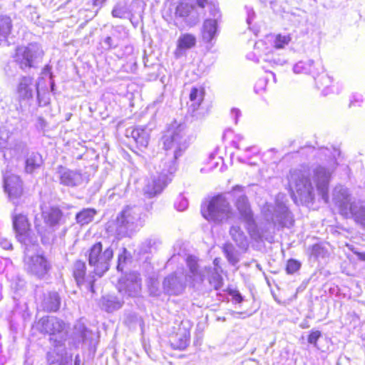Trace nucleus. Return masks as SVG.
<instances>
[{"mask_svg":"<svg viewBox=\"0 0 365 365\" xmlns=\"http://www.w3.org/2000/svg\"><path fill=\"white\" fill-rule=\"evenodd\" d=\"M53 348L47 353V361L50 364L60 363L66 354L64 341L56 340V342H50Z\"/></svg>","mask_w":365,"mask_h":365,"instance_id":"nucleus-25","label":"nucleus"},{"mask_svg":"<svg viewBox=\"0 0 365 365\" xmlns=\"http://www.w3.org/2000/svg\"><path fill=\"white\" fill-rule=\"evenodd\" d=\"M26 210H22V212L14 211L12 215L13 227L16 232V237L21 234L26 233L30 230V223L27 215L24 214Z\"/></svg>","mask_w":365,"mask_h":365,"instance_id":"nucleus-26","label":"nucleus"},{"mask_svg":"<svg viewBox=\"0 0 365 365\" xmlns=\"http://www.w3.org/2000/svg\"><path fill=\"white\" fill-rule=\"evenodd\" d=\"M49 80H50V89H51V92L54 95V94H56V84H55V81H54L53 78H52V76H51V78H49Z\"/></svg>","mask_w":365,"mask_h":365,"instance_id":"nucleus-60","label":"nucleus"},{"mask_svg":"<svg viewBox=\"0 0 365 365\" xmlns=\"http://www.w3.org/2000/svg\"><path fill=\"white\" fill-rule=\"evenodd\" d=\"M322 336L320 331H312L308 336L307 341L310 344L314 345L315 347L317 346V341Z\"/></svg>","mask_w":365,"mask_h":365,"instance_id":"nucleus-49","label":"nucleus"},{"mask_svg":"<svg viewBox=\"0 0 365 365\" xmlns=\"http://www.w3.org/2000/svg\"><path fill=\"white\" fill-rule=\"evenodd\" d=\"M320 249V246L318 245H314L312 247V253L314 255H317L319 253V250Z\"/></svg>","mask_w":365,"mask_h":365,"instance_id":"nucleus-61","label":"nucleus"},{"mask_svg":"<svg viewBox=\"0 0 365 365\" xmlns=\"http://www.w3.org/2000/svg\"><path fill=\"white\" fill-rule=\"evenodd\" d=\"M188 207V201L186 197L182 195L178 196L175 202V207L178 211H184Z\"/></svg>","mask_w":365,"mask_h":365,"instance_id":"nucleus-47","label":"nucleus"},{"mask_svg":"<svg viewBox=\"0 0 365 365\" xmlns=\"http://www.w3.org/2000/svg\"><path fill=\"white\" fill-rule=\"evenodd\" d=\"M51 68H52L51 66H50L48 64L44 66V68H43L41 73L43 75H48L49 78H51V76H52V78H54V76L51 71Z\"/></svg>","mask_w":365,"mask_h":365,"instance_id":"nucleus-56","label":"nucleus"},{"mask_svg":"<svg viewBox=\"0 0 365 365\" xmlns=\"http://www.w3.org/2000/svg\"><path fill=\"white\" fill-rule=\"evenodd\" d=\"M74 365H81V359H80V356L78 354H77L75 356Z\"/></svg>","mask_w":365,"mask_h":365,"instance_id":"nucleus-64","label":"nucleus"},{"mask_svg":"<svg viewBox=\"0 0 365 365\" xmlns=\"http://www.w3.org/2000/svg\"><path fill=\"white\" fill-rule=\"evenodd\" d=\"M14 150L16 153L24 155L28 153L29 148L25 142L17 141L14 144Z\"/></svg>","mask_w":365,"mask_h":365,"instance_id":"nucleus-48","label":"nucleus"},{"mask_svg":"<svg viewBox=\"0 0 365 365\" xmlns=\"http://www.w3.org/2000/svg\"><path fill=\"white\" fill-rule=\"evenodd\" d=\"M205 91L203 88H198L196 87L192 88L189 99L187 113L192 117L199 118L201 117L200 113L198 112L201 103L204 99Z\"/></svg>","mask_w":365,"mask_h":365,"instance_id":"nucleus-23","label":"nucleus"},{"mask_svg":"<svg viewBox=\"0 0 365 365\" xmlns=\"http://www.w3.org/2000/svg\"><path fill=\"white\" fill-rule=\"evenodd\" d=\"M224 255L227 261L232 266H235L239 262L238 253L231 243H225L222 247Z\"/></svg>","mask_w":365,"mask_h":365,"instance_id":"nucleus-38","label":"nucleus"},{"mask_svg":"<svg viewBox=\"0 0 365 365\" xmlns=\"http://www.w3.org/2000/svg\"><path fill=\"white\" fill-rule=\"evenodd\" d=\"M187 281V277L183 273H172L165 277L163 282V292L170 296L180 295L185 289Z\"/></svg>","mask_w":365,"mask_h":365,"instance_id":"nucleus-16","label":"nucleus"},{"mask_svg":"<svg viewBox=\"0 0 365 365\" xmlns=\"http://www.w3.org/2000/svg\"><path fill=\"white\" fill-rule=\"evenodd\" d=\"M267 80V78H259L255 83V91L256 93H259L265 89Z\"/></svg>","mask_w":365,"mask_h":365,"instance_id":"nucleus-51","label":"nucleus"},{"mask_svg":"<svg viewBox=\"0 0 365 365\" xmlns=\"http://www.w3.org/2000/svg\"><path fill=\"white\" fill-rule=\"evenodd\" d=\"M310 173L304 168L290 171L289 184L302 203L313 202L314 200V187L309 178Z\"/></svg>","mask_w":365,"mask_h":365,"instance_id":"nucleus-8","label":"nucleus"},{"mask_svg":"<svg viewBox=\"0 0 365 365\" xmlns=\"http://www.w3.org/2000/svg\"><path fill=\"white\" fill-rule=\"evenodd\" d=\"M196 43V39L192 34H184L178 41V48L180 49H189Z\"/></svg>","mask_w":365,"mask_h":365,"instance_id":"nucleus-41","label":"nucleus"},{"mask_svg":"<svg viewBox=\"0 0 365 365\" xmlns=\"http://www.w3.org/2000/svg\"><path fill=\"white\" fill-rule=\"evenodd\" d=\"M86 255L92 272L101 277L110 269L113 257V249L112 245L98 242L88 250Z\"/></svg>","mask_w":365,"mask_h":365,"instance_id":"nucleus-7","label":"nucleus"},{"mask_svg":"<svg viewBox=\"0 0 365 365\" xmlns=\"http://www.w3.org/2000/svg\"><path fill=\"white\" fill-rule=\"evenodd\" d=\"M356 255L360 260L365 261V252H356Z\"/></svg>","mask_w":365,"mask_h":365,"instance_id":"nucleus-62","label":"nucleus"},{"mask_svg":"<svg viewBox=\"0 0 365 365\" xmlns=\"http://www.w3.org/2000/svg\"><path fill=\"white\" fill-rule=\"evenodd\" d=\"M161 241L157 237H151L145 240L138 247L139 254L153 253L158 250Z\"/></svg>","mask_w":365,"mask_h":365,"instance_id":"nucleus-34","label":"nucleus"},{"mask_svg":"<svg viewBox=\"0 0 365 365\" xmlns=\"http://www.w3.org/2000/svg\"><path fill=\"white\" fill-rule=\"evenodd\" d=\"M119 38L114 34L108 36L101 39V47L105 51L114 49L119 46Z\"/></svg>","mask_w":365,"mask_h":365,"instance_id":"nucleus-42","label":"nucleus"},{"mask_svg":"<svg viewBox=\"0 0 365 365\" xmlns=\"http://www.w3.org/2000/svg\"><path fill=\"white\" fill-rule=\"evenodd\" d=\"M210 15L213 16V19H216L217 21L218 18L220 16V11L218 9L215 8V6H212V8L210 10Z\"/></svg>","mask_w":365,"mask_h":365,"instance_id":"nucleus-59","label":"nucleus"},{"mask_svg":"<svg viewBox=\"0 0 365 365\" xmlns=\"http://www.w3.org/2000/svg\"><path fill=\"white\" fill-rule=\"evenodd\" d=\"M47 123L46 121L41 117H38L37 119L36 128L38 130H43L46 127Z\"/></svg>","mask_w":365,"mask_h":365,"instance_id":"nucleus-55","label":"nucleus"},{"mask_svg":"<svg viewBox=\"0 0 365 365\" xmlns=\"http://www.w3.org/2000/svg\"><path fill=\"white\" fill-rule=\"evenodd\" d=\"M18 241L20 242L22 245L25 246V254L28 251L29 246H35L37 245L38 240L37 237L32 235L31 232V229L29 231L26 233L21 234L19 237H16Z\"/></svg>","mask_w":365,"mask_h":365,"instance_id":"nucleus-40","label":"nucleus"},{"mask_svg":"<svg viewBox=\"0 0 365 365\" xmlns=\"http://www.w3.org/2000/svg\"><path fill=\"white\" fill-rule=\"evenodd\" d=\"M86 272V263L81 260H77L73 264V275L78 286L83 284L85 282Z\"/></svg>","mask_w":365,"mask_h":365,"instance_id":"nucleus-36","label":"nucleus"},{"mask_svg":"<svg viewBox=\"0 0 365 365\" xmlns=\"http://www.w3.org/2000/svg\"><path fill=\"white\" fill-rule=\"evenodd\" d=\"M246 9H247V15L246 21H247V23L250 25V24H251L252 20L255 18V13L252 8L246 7Z\"/></svg>","mask_w":365,"mask_h":365,"instance_id":"nucleus-54","label":"nucleus"},{"mask_svg":"<svg viewBox=\"0 0 365 365\" xmlns=\"http://www.w3.org/2000/svg\"><path fill=\"white\" fill-rule=\"evenodd\" d=\"M96 214L97 211L94 208H83L76 215V221L81 226L88 225L93 221Z\"/></svg>","mask_w":365,"mask_h":365,"instance_id":"nucleus-35","label":"nucleus"},{"mask_svg":"<svg viewBox=\"0 0 365 365\" xmlns=\"http://www.w3.org/2000/svg\"><path fill=\"white\" fill-rule=\"evenodd\" d=\"M217 31V21L216 19H208L204 21L202 26V38L205 42H211L215 37Z\"/></svg>","mask_w":365,"mask_h":365,"instance_id":"nucleus-32","label":"nucleus"},{"mask_svg":"<svg viewBox=\"0 0 365 365\" xmlns=\"http://www.w3.org/2000/svg\"><path fill=\"white\" fill-rule=\"evenodd\" d=\"M334 199L341 215L352 217L356 223L365 227V201L352 199L349 190L342 186L334 189Z\"/></svg>","mask_w":365,"mask_h":365,"instance_id":"nucleus-5","label":"nucleus"},{"mask_svg":"<svg viewBox=\"0 0 365 365\" xmlns=\"http://www.w3.org/2000/svg\"><path fill=\"white\" fill-rule=\"evenodd\" d=\"M175 16L182 19L185 23L193 26L199 21V14L192 4L187 3H180L175 9Z\"/></svg>","mask_w":365,"mask_h":365,"instance_id":"nucleus-21","label":"nucleus"},{"mask_svg":"<svg viewBox=\"0 0 365 365\" xmlns=\"http://www.w3.org/2000/svg\"><path fill=\"white\" fill-rule=\"evenodd\" d=\"M201 213L209 221L220 222L230 217L231 207L227 200L219 195L213 197L207 205L202 206Z\"/></svg>","mask_w":365,"mask_h":365,"instance_id":"nucleus-11","label":"nucleus"},{"mask_svg":"<svg viewBox=\"0 0 365 365\" xmlns=\"http://www.w3.org/2000/svg\"><path fill=\"white\" fill-rule=\"evenodd\" d=\"M25 170L27 173H32L43 164L42 156L37 152L28 153L25 161Z\"/></svg>","mask_w":365,"mask_h":365,"instance_id":"nucleus-33","label":"nucleus"},{"mask_svg":"<svg viewBox=\"0 0 365 365\" xmlns=\"http://www.w3.org/2000/svg\"><path fill=\"white\" fill-rule=\"evenodd\" d=\"M89 332L88 329L84 326H82L81 329V338L83 342H85L87 340V334Z\"/></svg>","mask_w":365,"mask_h":365,"instance_id":"nucleus-58","label":"nucleus"},{"mask_svg":"<svg viewBox=\"0 0 365 365\" xmlns=\"http://www.w3.org/2000/svg\"><path fill=\"white\" fill-rule=\"evenodd\" d=\"M265 217L267 220H271L274 225L278 224L282 227H289L293 225L294 219L288 207L282 202L276 201L274 207L268 206Z\"/></svg>","mask_w":365,"mask_h":365,"instance_id":"nucleus-14","label":"nucleus"},{"mask_svg":"<svg viewBox=\"0 0 365 365\" xmlns=\"http://www.w3.org/2000/svg\"><path fill=\"white\" fill-rule=\"evenodd\" d=\"M291 41L289 35L278 34L274 41V45L276 48H282L287 45Z\"/></svg>","mask_w":365,"mask_h":365,"instance_id":"nucleus-45","label":"nucleus"},{"mask_svg":"<svg viewBox=\"0 0 365 365\" xmlns=\"http://www.w3.org/2000/svg\"><path fill=\"white\" fill-rule=\"evenodd\" d=\"M264 61L269 63L272 67L282 66L285 63L286 61L283 58H281L279 56H274L273 54H267L266 55Z\"/></svg>","mask_w":365,"mask_h":365,"instance_id":"nucleus-44","label":"nucleus"},{"mask_svg":"<svg viewBox=\"0 0 365 365\" xmlns=\"http://www.w3.org/2000/svg\"><path fill=\"white\" fill-rule=\"evenodd\" d=\"M126 133L132 137L138 146L145 148L148 145L149 135L145 128L138 126L131 130L128 129Z\"/></svg>","mask_w":365,"mask_h":365,"instance_id":"nucleus-30","label":"nucleus"},{"mask_svg":"<svg viewBox=\"0 0 365 365\" xmlns=\"http://www.w3.org/2000/svg\"><path fill=\"white\" fill-rule=\"evenodd\" d=\"M0 246L4 249V250H12V244L11 243V242L6 239V238H4V237H1L0 238Z\"/></svg>","mask_w":365,"mask_h":365,"instance_id":"nucleus-53","label":"nucleus"},{"mask_svg":"<svg viewBox=\"0 0 365 365\" xmlns=\"http://www.w3.org/2000/svg\"><path fill=\"white\" fill-rule=\"evenodd\" d=\"M317 79H314L316 86L320 89L322 88H328L331 83V78L328 74L324 73V69L318 75H316Z\"/></svg>","mask_w":365,"mask_h":365,"instance_id":"nucleus-43","label":"nucleus"},{"mask_svg":"<svg viewBox=\"0 0 365 365\" xmlns=\"http://www.w3.org/2000/svg\"><path fill=\"white\" fill-rule=\"evenodd\" d=\"M341 152L336 148L331 150L327 148H321L319 150V156L322 159L324 157L327 160V166L319 165L313 170V180L319 195L325 203L329 202V187L332 174L336 170L339 163L337 157H339Z\"/></svg>","mask_w":365,"mask_h":365,"instance_id":"nucleus-2","label":"nucleus"},{"mask_svg":"<svg viewBox=\"0 0 365 365\" xmlns=\"http://www.w3.org/2000/svg\"><path fill=\"white\" fill-rule=\"evenodd\" d=\"M293 71L295 73H304L312 75L314 79H317L316 75L323 71V65L321 61L313 60L299 61L293 66Z\"/></svg>","mask_w":365,"mask_h":365,"instance_id":"nucleus-20","label":"nucleus"},{"mask_svg":"<svg viewBox=\"0 0 365 365\" xmlns=\"http://www.w3.org/2000/svg\"><path fill=\"white\" fill-rule=\"evenodd\" d=\"M124 304L123 300L114 295H106L101 297L100 306L106 312L111 313L120 309Z\"/></svg>","mask_w":365,"mask_h":365,"instance_id":"nucleus-28","label":"nucleus"},{"mask_svg":"<svg viewBox=\"0 0 365 365\" xmlns=\"http://www.w3.org/2000/svg\"><path fill=\"white\" fill-rule=\"evenodd\" d=\"M206 2L207 0H197V5L201 8L205 7Z\"/></svg>","mask_w":365,"mask_h":365,"instance_id":"nucleus-63","label":"nucleus"},{"mask_svg":"<svg viewBox=\"0 0 365 365\" xmlns=\"http://www.w3.org/2000/svg\"><path fill=\"white\" fill-rule=\"evenodd\" d=\"M230 235L240 249L247 248V237L239 225H232L230 229Z\"/></svg>","mask_w":365,"mask_h":365,"instance_id":"nucleus-31","label":"nucleus"},{"mask_svg":"<svg viewBox=\"0 0 365 365\" xmlns=\"http://www.w3.org/2000/svg\"><path fill=\"white\" fill-rule=\"evenodd\" d=\"M131 10L128 11L127 7L120 4H117L111 11L112 16L114 18L125 19L128 14H130V19L132 21V18L134 14H138L140 16H142L144 9V4L139 0L133 1L131 3Z\"/></svg>","mask_w":365,"mask_h":365,"instance_id":"nucleus-22","label":"nucleus"},{"mask_svg":"<svg viewBox=\"0 0 365 365\" xmlns=\"http://www.w3.org/2000/svg\"><path fill=\"white\" fill-rule=\"evenodd\" d=\"M41 217L43 219L45 225L41 224V221L36 216L34 219V227L38 235L41 238L43 244H48L50 241L51 231L59 227L63 219L62 210L56 206L49 207L45 210H42Z\"/></svg>","mask_w":365,"mask_h":365,"instance_id":"nucleus-9","label":"nucleus"},{"mask_svg":"<svg viewBox=\"0 0 365 365\" xmlns=\"http://www.w3.org/2000/svg\"><path fill=\"white\" fill-rule=\"evenodd\" d=\"M24 262L26 271L38 279H43L51 269L49 262L41 255L30 256L26 253Z\"/></svg>","mask_w":365,"mask_h":365,"instance_id":"nucleus-13","label":"nucleus"},{"mask_svg":"<svg viewBox=\"0 0 365 365\" xmlns=\"http://www.w3.org/2000/svg\"><path fill=\"white\" fill-rule=\"evenodd\" d=\"M126 133L132 137L138 146L145 148L148 145L149 135L145 128L138 126L131 130L128 129Z\"/></svg>","mask_w":365,"mask_h":365,"instance_id":"nucleus-29","label":"nucleus"},{"mask_svg":"<svg viewBox=\"0 0 365 365\" xmlns=\"http://www.w3.org/2000/svg\"><path fill=\"white\" fill-rule=\"evenodd\" d=\"M3 187L8 200L15 206V212L19 210H29L34 206V198L29 191L24 187V182L19 176L5 174Z\"/></svg>","mask_w":365,"mask_h":365,"instance_id":"nucleus-3","label":"nucleus"},{"mask_svg":"<svg viewBox=\"0 0 365 365\" xmlns=\"http://www.w3.org/2000/svg\"><path fill=\"white\" fill-rule=\"evenodd\" d=\"M144 217L142 207L136 205L125 207L114 222L115 235L118 239L130 237L143 226Z\"/></svg>","mask_w":365,"mask_h":365,"instance_id":"nucleus-4","label":"nucleus"},{"mask_svg":"<svg viewBox=\"0 0 365 365\" xmlns=\"http://www.w3.org/2000/svg\"><path fill=\"white\" fill-rule=\"evenodd\" d=\"M43 55L44 52L39 43H30L27 46L17 47L14 58L19 67L26 71L36 68Z\"/></svg>","mask_w":365,"mask_h":365,"instance_id":"nucleus-10","label":"nucleus"},{"mask_svg":"<svg viewBox=\"0 0 365 365\" xmlns=\"http://www.w3.org/2000/svg\"><path fill=\"white\" fill-rule=\"evenodd\" d=\"M12 28V22L10 17L0 16V41H4L6 45L7 37L10 34Z\"/></svg>","mask_w":365,"mask_h":365,"instance_id":"nucleus-37","label":"nucleus"},{"mask_svg":"<svg viewBox=\"0 0 365 365\" xmlns=\"http://www.w3.org/2000/svg\"><path fill=\"white\" fill-rule=\"evenodd\" d=\"M37 328L41 333L49 335L50 342H56V339H60L61 341L66 340L65 324L56 317H42L37 323Z\"/></svg>","mask_w":365,"mask_h":365,"instance_id":"nucleus-12","label":"nucleus"},{"mask_svg":"<svg viewBox=\"0 0 365 365\" xmlns=\"http://www.w3.org/2000/svg\"><path fill=\"white\" fill-rule=\"evenodd\" d=\"M55 177L58 182L68 187H76L83 183V175L80 170H71L63 165L55 168Z\"/></svg>","mask_w":365,"mask_h":365,"instance_id":"nucleus-17","label":"nucleus"},{"mask_svg":"<svg viewBox=\"0 0 365 365\" xmlns=\"http://www.w3.org/2000/svg\"><path fill=\"white\" fill-rule=\"evenodd\" d=\"M120 293L130 297L139 295L141 290V279L136 272H130L122 277L118 284Z\"/></svg>","mask_w":365,"mask_h":365,"instance_id":"nucleus-15","label":"nucleus"},{"mask_svg":"<svg viewBox=\"0 0 365 365\" xmlns=\"http://www.w3.org/2000/svg\"><path fill=\"white\" fill-rule=\"evenodd\" d=\"M243 188L242 186L236 185L232 191V195L236 198L235 205L240 215V218L245 222L247 232L253 240L259 241L265 239L270 242L268 237L264 236L263 231L258 228Z\"/></svg>","mask_w":365,"mask_h":365,"instance_id":"nucleus-6","label":"nucleus"},{"mask_svg":"<svg viewBox=\"0 0 365 365\" xmlns=\"http://www.w3.org/2000/svg\"><path fill=\"white\" fill-rule=\"evenodd\" d=\"M165 156L158 165V169L146 181L143 188L144 195L152 198L161 193L172 180L177 170V160L182 155L189 146L190 138L185 124L172 123L163 137Z\"/></svg>","mask_w":365,"mask_h":365,"instance_id":"nucleus-1","label":"nucleus"},{"mask_svg":"<svg viewBox=\"0 0 365 365\" xmlns=\"http://www.w3.org/2000/svg\"><path fill=\"white\" fill-rule=\"evenodd\" d=\"M190 332L183 324L180 326L178 332L170 339L173 349L184 350L190 344Z\"/></svg>","mask_w":365,"mask_h":365,"instance_id":"nucleus-24","label":"nucleus"},{"mask_svg":"<svg viewBox=\"0 0 365 365\" xmlns=\"http://www.w3.org/2000/svg\"><path fill=\"white\" fill-rule=\"evenodd\" d=\"M186 265L188 268V272L184 274L187 277V280L192 282L201 283L205 279V273L206 268H201L198 264V259L192 255H188L186 258Z\"/></svg>","mask_w":365,"mask_h":365,"instance_id":"nucleus-19","label":"nucleus"},{"mask_svg":"<svg viewBox=\"0 0 365 365\" xmlns=\"http://www.w3.org/2000/svg\"><path fill=\"white\" fill-rule=\"evenodd\" d=\"M38 83H34V78L31 76H23L20 78L17 91L19 97L24 100H29L33 98L34 93H36L39 104L41 98L38 91Z\"/></svg>","mask_w":365,"mask_h":365,"instance_id":"nucleus-18","label":"nucleus"},{"mask_svg":"<svg viewBox=\"0 0 365 365\" xmlns=\"http://www.w3.org/2000/svg\"><path fill=\"white\" fill-rule=\"evenodd\" d=\"M61 305V298L56 292H48L43 294L41 304L42 309L48 312H56Z\"/></svg>","mask_w":365,"mask_h":365,"instance_id":"nucleus-27","label":"nucleus"},{"mask_svg":"<svg viewBox=\"0 0 365 365\" xmlns=\"http://www.w3.org/2000/svg\"><path fill=\"white\" fill-rule=\"evenodd\" d=\"M127 250L126 249H123V251L121 254L118 255V264H117V269L118 271L119 272H123V264L125 263V261H126V256H125V253H126Z\"/></svg>","mask_w":365,"mask_h":365,"instance_id":"nucleus-50","label":"nucleus"},{"mask_svg":"<svg viewBox=\"0 0 365 365\" xmlns=\"http://www.w3.org/2000/svg\"><path fill=\"white\" fill-rule=\"evenodd\" d=\"M207 274H210L209 276V282L213 287L215 290L221 289L223 284V279L221 274L218 272L217 269L215 268L212 269L209 268L206 272Z\"/></svg>","mask_w":365,"mask_h":365,"instance_id":"nucleus-39","label":"nucleus"},{"mask_svg":"<svg viewBox=\"0 0 365 365\" xmlns=\"http://www.w3.org/2000/svg\"><path fill=\"white\" fill-rule=\"evenodd\" d=\"M229 294L232 296L233 299L237 303H241L243 301V297L239 291L230 289L229 291Z\"/></svg>","mask_w":365,"mask_h":365,"instance_id":"nucleus-52","label":"nucleus"},{"mask_svg":"<svg viewBox=\"0 0 365 365\" xmlns=\"http://www.w3.org/2000/svg\"><path fill=\"white\" fill-rule=\"evenodd\" d=\"M231 115L234 118L235 124H237L238 118L241 115V111L238 108H234L231 110Z\"/></svg>","mask_w":365,"mask_h":365,"instance_id":"nucleus-57","label":"nucleus"},{"mask_svg":"<svg viewBox=\"0 0 365 365\" xmlns=\"http://www.w3.org/2000/svg\"><path fill=\"white\" fill-rule=\"evenodd\" d=\"M301 267V263L294 259H290L287 262L286 272L288 274H293Z\"/></svg>","mask_w":365,"mask_h":365,"instance_id":"nucleus-46","label":"nucleus"}]
</instances>
